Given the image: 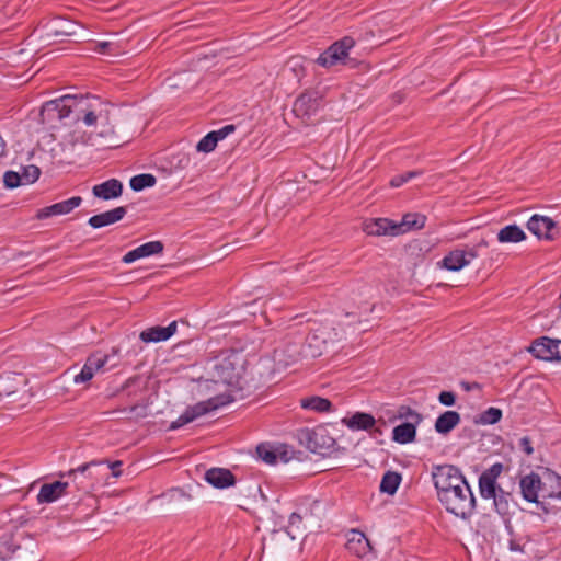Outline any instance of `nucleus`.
I'll list each match as a JSON object with an SVG mask.
<instances>
[{
	"label": "nucleus",
	"instance_id": "4468645a",
	"mask_svg": "<svg viewBox=\"0 0 561 561\" xmlns=\"http://www.w3.org/2000/svg\"><path fill=\"white\" fill-rule=\"evenodd\" d=\"M81 203L82 198L80 196H73L67 201H62L51 206L39 209L37 213V218L45 219L50 216L69 214L76 207L80 206Z\"/></svg>",
	"mask_w": 561,
	"mask_h": 561
},
{
	"label": "nucleus",
	"instance_id": "b1692460",
	"mask_svg": "<svg viewBox=\"0 0 561 561\" xmlns=\"http://www.w3.org/2000/svg\"><path fill=\"white\" fill-rule=\"evenodd\" d=\"M460 414L456 411H445L435 421V431L446 435L450 433L459 423Z\"/></svg>",
	"mask_w": 561,
	"mask_h": 561
},
{
	"label": "nucleus",
	"instance_id": "e433bc0d",
	"mask_svg": "<svg viewBox=\"0 0 561 561\" xmlns=\"http://www.w3.org/2000/svg\"><path fill=\"white\" fill-rule=\"evenodd\" d=\"M41 174L39 168L36 165H27L23 168V172L21 173V179L23 184L34 183Z\"/></svg>",
	"mask_w": 561,
	"mask_h": 561
},
{
	"label": "nucleus",
	"instance_id": "2f4dec72",
	"mask_svg": "<svg viewBox=\"0 0 561 561\" xmlns=\"http://www.w3.org/2000/svg\"><path fill=\"white\" fill-rule=\"evenodd\" d=\"M157 180L152 174L144 173L135 175L130 179V187L131 190L139 192L146 187H151L156 184Z\"/></svg>",
	"mask_w": 561,
	"mask_h": 561
},
{
	"label": "nucleus",
	"instance_id": "09e8293b",
	"mask_svg": "<svg viewBox=\"0 0 561 561\" xmlns=\"http://www.w3.org/2000/svg\"><path fill=\"white\" fill-rule=\"evenodd\" d=\"M318 433L313 432L310 436H309V448L312 450V451H316V446L318 444Z\"/></svg>",
	"mask_w": 561,
	"mask_h": 561
},
{
	"label": "nucleus",
	"instance_id": "58836bf2",
	"mask_svg": "<svg viewBox=\"0 0 561 561\" xmlns=\"http://www.w3.org/2000/svg\"><path fill=\"white\" fill-rule=\"evenodd\" d=\"M399 417L400 419H408L407 422L420 424L422 421V415L417 412L411 410L408 407H401L399 410Z\"/></svg>",
	"mask_w": 561,
	"mask_h": 561
},
{
	"label": "nucleus",
	"instance_id": "9b49d317",
	"mask_svg": "<svg viewBox=\"0 0 561 561\" xmlns=\"http://www.w3.org/2000/svg\"><path fill=\"white\" fill-rule=\"evenodd\" d=\"M502 470L503 466L501 463H494L480 476L479 490L483 499H491L492 496H495L500 489L496 484V480Z\"/></svg>",
	"mask_w": 561,
	"mask_h": 561
},
{
	"label": "nucleus",
	"instance_id": "7c9ffc66",
	"mask_svg": "<svg viewBox=\"0 0 561 561\" xmlns=\"http://www.w3.org/2000/svg\"><path fill=\"white\" fill-rule=\"evenodd\" d=\"M301 407L318 412H325L330 410L331 402L328 399L321 397H311L301 400Z\"/></svg>",
	"mask_w": 561,
	"mask_h": 561
},
{
	"label": "nucleus",
	"instance_id": "20e7f679",
	"mask_svg": "<svg viewBox=\"0 0 561 561\" xmlns=\"http://www.w3.org/2000/svg\"><path fill=\"white\" fill-rule=\"evenodd\" d=\"M233 400L230 393H221L216 397L209 398L206 401H201L192 407H188L175 421L170 424V430H176L185 424H188L197 417L224 407Z\"/></svg>",
	"mask_w": 561,
	"mask_h": 561
},
{
	"label": "nucleus",
	"instance_id": "4be33fe9",
	"mask_svg": "<svg viewBox=\"0 0 561 561\" xmlns=\"http://www.w3.org/2000/svg\"><path fill=\"white\" fill-rule=\"evenodd\" d=\"M67 486H68V482H61V481L43 484L39 490V493L37 494V502L39 504L55 502L61 495L65 494Z\"/></svg>",
	"mask_w": 561,
	"mask_h": 561
},
{
	"label": "nucleus",
	"instance_id": "a18cd8bd",
	"mask_svg": "<svg viewBox=\"0 0 561 561\" xmlns=\"http://www.w3.org/2000/svg\"><path fill=\"white\" fill-rule=\"evenodd\" d=\"M113 46H114V44L112 42H100L96 44L94 51L100 53V54H105V53L111 51Z\"/></svg>",
	"mask_w": 561,
	"mask_h": 561
},
{
	"label": "nucleus",
	"instance_id": "39448f33",
	"mask_svg": "<svg viewBox=\"0 0 561 561\" xmlns=\"http://www.w3.org/2000/svg\"><path fill=\"white\" fill-rule=\"evenodd\" d=\"M355 41L345 36L333 43L316 60L318 65L324 68H331L337 65L355 66L354 59L350 57V50L354 47Z\"/></svg>",
	"mask_w": 561,
	"mask_h": 561
},
{
	"label": "nucleus",
	"instance_id": "412c9836",
	"mask_svg": "<svg viewBox=\"0 0 561 561\" xmlns=\"http://www.w3.org/2000/svg\"><path fill=\"white\" fill-rule=\"evenodd\" d=\"M123 185L116 179L107 180L101 184L94 185L92 193L95 197L108 201L122 195Z\"/></svg>",
	"mask_w": 561,
	"mask_h": 561
},
{
	"label": "nucleus",
	"instance_id": "393cba45",
	"mask_svg": "<svg viewBox=\"0 0 561 561\" xmlns=\"http://www.w3.org/2000/svg\"><path fill=\"white\" fill-rule=\"evenodd\" d=\"M442 265L448 271L458 272L469 265V259L466 257L462 249H455L443 259Z\"/></svg>",
	"mask_w": 561,
	"mask_h": 561
},
{
	"label": "nucleus",
	"instance_id": "f8f14e48",
	"mask_svg": "<svg viewBox=\"0 0 561 561\" xmlns=\"http://www.w3.org/2000/svg\"><path fill=\"white\" fill-rule=\"evenodd\" d=\"M363 230L369 236H399L402 233V229L397 227V222L387 218L366 220L363 224Z\"/></svg>",
	"mask_w": 561,
	"mask_h": 561
},
{
	"label": "nucleus",
	"instance_id": "4c0bfd02",
	"mask_svg": "<svg viewBox=\"0 0 561 561\" xmlns=\"http://www.w3.org/2000/svg\"><path fill=\"white\" fill-rule=\"evenodd\" d=\"M489 242L485 239H481L476 245L473 247H467L466 249H462V252L466 254V257L469 259V263L479 256V252L481 248H488Z\"/></svg>",
	"mask_w": 561,
	"mask_h": 561
},
{
	"label": "nucleus",
	"instance_id": "7ed1b4c3",
	"mask_svg": "<svg viewBox=\"0 0 561 561\" xmlns=\"http://www.w3.org/2000/svg\"><path fill=\"white\" fill-rule=\"evenodd\" d=\"M245 365L247 360L241 353L231 352L216 359L211 377L215 382H222L237 390H242L247 383Z\"/></svg>",
	"mask_w": 561,
	"mask_h": 561
},
{
	"label": "nucleus",
	"instance_id": "423d86ee",
	"mask_svg": "<svg viewBox=\"0 0 561 561\" xmlns=\"http://www.w3.org/2000/svg\"><path fill=\"white\" fill-rule=\"evenodd\" d=\"M301 522L302 517L298 513H293L289 517L288 529L273 530L270 536L264 539V549L268 548L272 551H277L291 547L297 536L296 533L300 529Z\"/></svg>",
	"mask_w": 561,
	"mask_h": 561
},
{
	"label": "nucleus",
	"instance_id": "473e14b6",
	"mask_svg": "<svg viewBox=\"0 0 561 561\" xmlns=\"http://www.w3.org/2000/svg\"><path fill=\"white\" fill-rule=\"evenodd\" d=\"M496 512L501 515H506L510 510L511 494L504 492L501 488L496 492L495 496L491 497Z\"/></svg>",
	"mask_w": 561,
	"mask_h": 561
},
{
	"label": "nucleus",
	"instance_id": "49530a36",
	"mask_svg": "<svg viewBox=\"0 0 561 561\" xmlns=\"http://www.w3.org/2000/svg\"><path fill=\"white\" fill-rule=\"evenodd\" d=\"M190 163H191L190 157L187 154H182L179 158V160H178V162L175 164V168H178V169H185V168H187L190 165Z\"/></svg>",
	"mask_w": 561,
	"mask_h": 561
},
{
	"label": "nucleus",
	"instance_id": "bb28decb",
	"mask_svg": "<svg viewBox=\"0 0 561 561\" xmlns=\"http://www.w3.org/2000/svg\"><path fill=\"white\" fill-rule=\"evenodd\" d=\"M525 239V232L517 225L505 226L497 232V241L501 243H517Z\"/></svg>",
	"mask_w": 561,
	"mask_h": 561
},
{
	"label": "nucleus",
	"instance_id": "a19ab883",
	"mask_svg": "<svg viewBox=\"0 0 561 561\" xmlns=\"http://www.w3.org/2000/svg\"><path fill=\"white\" fill-rule=\"evenodd\" d=\"M419 174H421V172L419 171H409L404 174H401V175H397L394 176L391 181H390V185L392 187H399L401 186L402 184H404L405 182H408L409 180L417 176Z\"/></svg>",
	"mask_w": 561,
	"mask_h": 561
},
{
	"label": "nucleus",
	"instance_id": "f3484780",
	"mask_svg": "<svg viewBox=\"0 0 561 561\" xmlns=\"http://www.w3.org/2000/svg\"><path fill=\"white\" fill-rule=\"evenodd\" d=\"M346 548L357 557L366 556L371 549L369 540L366 538L365 534L358 529H351L347 533Z\"/></svg>",
	"mask_w": 561,
	"mask_h": 561
},
{
	"label": "nucleus",
	"instance_id": "79ce46f5",
	"mask_svg": "<svg viewBox=\"0 0 561 561\" xmlns=\"http://www.w3.org/2000/svg\"><path fill=\"white\" fill-rule=\"evenodd\" d=\"M438 401L446 407H451L456 402V396L451 391H442L438 396Z\"/></svg>",
	"mask_w": 561,
	"mask_h": 561
},
{
	"label": "nucleus",
	"instance_id": "5701e85b",
	"mask_svg": "<svg viewBox=\"0 0 561 561\" xmlns=\"http://www.w3.org/2000/svg\"><path fill=\"white\" fill-rule=\"evenodd\" d=\"M47 35L61 37L75 35L77 24L72 21L56 18L46 24Z\"/></svg>",
	"mask_w": 561,
	"mask_h": 561
},
{
	"label": "nucleus",
	"instance_id": "6e6552de",
	"mask_svg": "<svg viewBox=\"0 0 561 561\" xmlns=\"http://www.w3.org/2000/svg\"><path fill=\"white\" fill-rule=\"evenodd\" d=\"M110 357L111 355L102 354L100 352L91 354L87 358L81 371L75 376L73 381L76 383L90 381L98 371L103 370L104 366L110 360Z\"/></svg>",
	"mask_w": 561,
	"mask_h": 561
},
{
	"label": "nucleus",
	"instance_id": "2eb2a0df",
	"mask_svg": "<svg viewBox=\"0 0 561 561\" xmlns=\"http://www.w3.org/2000/svg\"><path fill=\"white\" fill-rule=\"evenodd\" d=\"M176 321L171 322L168 327H151L144 330L139 339L145 343H158L169 340L176 332Z\"/></svg>",
	"mask_w": 561,
	"mask_h": 561
},
{
	"label": "nucleus",
	"instance_id": "a878e982",
	"mask_svg": "<svg viewBox=\"0 0 561 561\" xmlns=\"http://www.w3.org/2000/svg\"><path fill=\"white\" fill-rule=\"evenodd\" d=\"M415 423L404 422L396 426L392 431V439L399 444H409L415 439L416 435Z\"/></svg>",
	"mask_w": 561,
	"mask_h": 561
},
{
	"label": "nucleus",
	"instance_id": "dca6fc26",
	"mask_svg": "<svg viewBox=\"0 0 561 561\" xmlns=\"http://www.w3.org/2000/svg\"><path fill=\"white\" fill-rule=\"evenodd\" d=\"M163 251V243L160 241H150L141 244L140 247L127 252L122 261L126 264H130L139 259L147 257L150 255L160 254Z\"/></svg>",
	"mask_w": 561,
	"mask_h": 561
},
{
	"label": "nucleus",
	"instance_id": "f704fd0d",
	"mask_svg": "<svg viewBox=\"0 0 561 561\" xmlns=\"http://www.w3.org/2000/svg\"><path fill=\"white\" fill-rule=\"evenodd\" d=\"M218 140L215 137V134L210 131L198 141V144L196 145V150L199 152L208 153L216 148Z\"/></svg>",
	"mask_w": 561,
	"mask_h": 561
},
{
	"label": "nucleus",
	"instance_id": "3c124183",
	"mask_svg": "<svg viewBox=\"0 0 561 561\" xmlns=\"http://www.w3.org/2000/svg\"><path fill=\"white\" fill-rule=\"evenodd\" d=\"M4 152H5V142L2 138V136L0 135V158L2 156H4Z\"/></svg>",
	"mask_w": 561,
	"mask_h": 561
},
{
	"label": "nucleus",
	"instance_id": "aec40b11",
	"mask_svg": "<svg viewBox=\"0 0 561 561\" xmlns=\"http://www.w3.org/2000/svg\"><path fill=\"white\" fill-rule=\"evenodd\" d=\"M126 214L125 207H116L105 213L92 216L88 224L95 229L115 224L124 218Z\"/></svg>",
	"mask_w": 561,
	"mask_h": 561
},
{
	"label": "nucleus",
	"instance_id": "6ab92c4d",
	"mask_svg": "<svg viewBox=\"0 0 561 561\" xmlns=\"http://www.w3.org/2000/svg\"><path fill=\"white\" fill-rule=\"evenodd\" d=\"M519 486L523 497L531 503L538 502V492L541 488L540 477L536 473H530L523 477L519 481Z\"/></svg>",
	"mask_w": 561,
	"mask_h": 561
},
{
	"label": "nucleus",
	"instance_id": "ea45409f",
	"mask_svg": "<svg viewBox=\"0 0 561 561\" xmlns=\"http://www.w3.org/2000/svg\"><path fill=\"white\" fill-rule=\"evenodd\" d=\"M21 174L13 172V171H7L3 175V182L4 185L8 188H15L19 185L23 184Z\"/></svg>",
	"mask_w": 561,
	"mask_h": 561
},
{
	"label": "nucleus",
	"instance_id": "de8ad7c7",
	"mask_svg": "<svg viewBox=\"0 0 561 561\" xmlns=\"http://www.w3.org/2000/svg\"><path fill=\"white\" fill-rule=\"evenodd\" d=\"M122 466V461H115L113 463H108L107 468L112 470V474L115 478H118L122 474V471L119 470Z\"/></svg>",
	"mask_w": 561,
	"mask_h": 561
},
{
	"label": "nucleus",
	"instance_id": "c9c22d12",
	"mask_svg": "<svg viewBox=\"0 0 561 561\" xmlns=\"http://www.w3.org/2000/svg\"><path fill=\"white\" fill-rule=\"evenodd\" d=\"M257 456L267 465H274L277 456L274 449L266 445H260L256 448Z\"/></svg>",
	"mask_w": 561,
	"mask_h": 561
},
{
	"label": "nucleus",
	"instance_id": "603ef678",
	"mask_svg": "<svg viewBox=\"0 0 561 561\" xmlns=\"http://www.w3.org/2000/svg\"><path fill=\"white\" fill-rule=\"evenodd\" d=\"M117 353H118V350L117 348H113L112 354L113 355H117Z\"/></svg>",
	"mask_w": 561,
	"mask_h": 561
},
{
	"label": "nucleus",
	"instance_id": "f03ea898",
	"mask_svg": "<svg viewBox=\"0 0 561 561\" xmlns=\"http://www.w3.org/2000/svg\"><path fill=\"white\" fill-rule=\"evenodd\" d=\"M432 479L439 502L449 513L462 519L472 515L476 499L466 478L457 467L436 466L433 468Z\"/></svg>",
	"mask_w": 561,
	"mask_h": 561
},
{
	"label": "nucleus",
	"instance_id": "c756f323",
	"mask_svg": "<svg viewBox=\"0 0 561 561\" xmlns=\"http://www.w3.org/2000/svg\"><path fill=\"white\" fill-rule=\"evenodd\" d=\"M401 482V476L394 471H387L380 482V491L393 495Z\"/></svg>",
	"mask_w": 561,
	"mask_h": 561
},
{
	"label": "nucleus",
	"instance_id": "cd10ccee",
	"mask_svg": "<svg viewBox=\"0 0 561 561\" xmlns=\"http://www.w3.org/2000/svg\"><path fill=\"white\" fill-rule=\"evenodd\" d=\"M343 422L352 430H369L376 423L373 415L362 412H357L351 417L344 419Z\"/></svg>",
	"mask_w": 561,
	"mask_h": 561
},
{
	"label": "nucleus",
	"instance_id": "a211bd4d",
	"mask_svg": "<svg viewBox=\"0 0 561 561\" xmlns=\"http://www.w3.org/2000/svg\"><path fill=\"white\" fill-rule=\"evenodd\" d=\"M205 480L217 489H225L234 485L236 479L233 474L224 468H211L206 471Z\"/></svg>",
	"mask_w": 561,
	"mask_h": 561
},
{
	"label": "nucleus",
	"instance_id": "864d4df0",
	"mask_svg": "<svg viewBox=\"0 0 561 561\" xmlns=\"http://www.w3.org/2000/svg\"><path fill=\"white\" fill-rule=\"evenodd\" d=\"M176 492L181 495H185L183 491L176 490Z\"/></svg>",
	"mask_w": 561,
	"mask_h": 561
},
{
	"label": "nucleus",
	"instance_id": "72a5a7b5",
	"mask_svg": "<svg viewBox=\"0 0 561 561\" xmlns=\"http://www.w3.org/2000/svg\"><path fill=\"white\" fill-rule=\"evenodd\" d=\"M502 417V411L497 408H489L486 411L479 415V419L476 423L483 425H492L497 423Z\"/></svg>",
	"mask_w": 561,
	"mask_h": 561
},
{
	"label": "nucleus",
	"instance_id": "f257e3e1",
	"mask_svg": "<svg viewBox=\"0 0 561 561\" xmlns=\"http://www.w3.org/2000/svg\"><path fill=\"white\" fill-rule=\"evenodd\" d=\"M76 113L77 121L94 127L90 136L91 145H103L108 148L121 146L126 141L124 135L115 127V117L111 106L89 98L64 95L46 102L41 111L42 121L64 119Z\"/></svg>",
	"mask_w": 561,
	"mask_h": 561
},
{
	"label": "nucleus",
	"instance_id": "1a4fd4ad",
	"mask_svg": "<svg viewBox=\"0 0 561 561\" xmlns=\"http://www.w3.org/2000/svg\"><path fill=\"white\" fill-rule=\"evenodd\" d=\"M559 340H552L550 337L542 336L534 341L528 351L539 359L559 360Z\"/></svg>",
	"mask_w": 561,
	"mask_h": 561
},
{
	"label": "nucleus",
	"instance_id": "9d476101",
	"mask_svg": "<svg viewBox=\"0 0 561 561\" xmlns=\"http://www.w3.org/2000/svg\"><path fill=\"white\" fill-rule=\"evenodd\" d=\"M320 96L316 92L301 94L294 103V113L304 119H310L320 108Z\"/></svg>",
	"mask_w": 561,
	"mask_h": 561
},
{
	"label": "nucleus",
	"instance_id": "c85d7f7f",
	"mask_svg": "<svg viewBox=\"0 0 561 561\" xmlns=\"http://www.w3.org/2000/svg\"><path fill=\"white\" fill-rule=\"evenodd\" d=\"M426 217L421 214H407L403 216L400 222H397V227L402 229V233L410 230L422 229L425 225Z\"/></svg>",
	"mask_w": 561,
	"mask_h": 561
},
{
	"label": "nucleus",
	"instance_id": "ddd939ff",
	"mask_svg": "<svg viewBox=\"0 0 561 561\" xmlns=\"http://www.w3.org/2000/svg\"><path fill=\"white\" fill-rule=\"evenodd\" d=\"M527 228L539 239L550 240L553 238V231H557L554 221L541 215H534L527 222Z\"/></svg>",
	"mask_w": 561,
	"mask_h": 561
},
{
	"label": "nucleus",
	"instance_id": "37998d69",
	"mask_svg": "<svg viewBox=\"0 0 561 561\" xmlns=\"http://www.w3.org/2000/svg\"><path fill=\"white\" fill-rule=\"evenodd\" d=\"M517 447L523 450L527 456H530L534 453L531 442L527 436H524L518 439Z\"/></svg>",
	"mask_w": 561,
	"mask_h": 561
},
{
	"label": "nucleus",
	"instance_id": "0eeeda50",
	"mask_svg": "<svg viewBox=\"0 0 561 561\" xmlns=\"http://www.w3.org/2000/svg\"><path fill=\"white\" fill-rule=\"evenodd\" d=\"M103 465L104 461H91L68 471L66 474L73 477L72 481L77 485L78 490L84 493H91L94 490L95 484L101 480L98 477L99 472L93 471V469L101 468Z\"/></svg>",
	"mask_w": 561,
	"mask_h": 561
},
{
	"label": "nucleus",
	"instance_id": "8fccbe9b",
	"mask_svg": "<svg viewBox=\"0 0 561 561\" xmlns=\"http://www.w3.org/2000/svg\"><path fill=\"white\" fill-rule=\"evenodd\" d=\"M289 64L291 66V70L297 71L298 69H300L302 71V66L299 58L290 59Z\"/></svg>",
	"mask_w": 561,
	"mask_h": 561
},
{
	"label": "nucleus",
	"instance_id": "c03bdc74",
	"mask_svg": "<svg viewBox=\"0 0 561 561\" xmlns=\"http://www.w3.org/2000/svg\"><path fill=\"white\" fill-rule=\"evenodd\" d=\"M234 129H236L234 125H226L225 127H222L218 130H214L211 133L215 134V137L219 141V140H222L224 138H226L229 134L233 133Z\"/></svg>",
	"mask_w": 561,
	"mask_h": 561
}]
</instances>
